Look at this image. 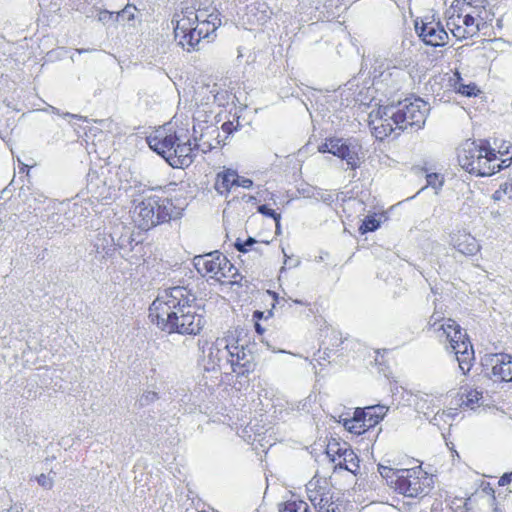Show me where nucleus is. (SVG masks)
<instances>
[{"instance_id": "nucleus-1", "label": "nucleus", "mask_w": 512, "mask_h": 512, "mask_svg": "<svg viewBox=\"0 0 512 512\" xmlns=\"http://www.w3.org/2000/svg\"><path fill=\"white\" fill-rule=\"evenodd\" d=\"M153 188L143 189L140 198L134 199L133 217L136 225L142 230H150L180 218L184 210V200L180 198L160 197L148 194Z\"/></svg>"}, {"instance_id": "nucleus-2", "label": "nucleus", "mask_w": 512, "mask_h": 512, "mask_svg": "<svg viewBox=\"0 0 512 512\" xmlns=\"http://www.w3.org/2000/svg\"><path fill=\"white\" fill-rule=\"evenodd\" d=\"M195 294L184 286H175L160 291L149 307V317L162 331H167L168 322H177L179 316L191 310Z\"/></svg>"}, {"instance_id": "nucleus-3", "label": "nucleus", "mask_w": 512, "mask_h": 512, "mask_svg": "<svg viewBox=\"0 0 512 512\" xmlns=\"http://www.w3.org/2000/svg\"><path fill=\"white\" fill-rule=\"evenodd\" d=\"M394 483V489L407 497H417L426 493L430 486V478L428 474L417 466L411 469L397 470Z\"/></svg>"}, {"instance_id": "nucleus-4", "label": "nucleus", "mask_w": 512, "mask_h": 512, "mask_svg": "<svg viewBox=\"0 0 512 512\" xmlns=\"http://www.w3.org/2000/svg\"><path fill=\"white\" fill-rule=\"evenodd\" d=\"M194 266L199 273L209 275L219 282L223 278L234 277L236 273L233 264L219 251L196 256Z\"/></svg>"}, {"instance_id": "nucleus-5", "label": "nucleus", "mask_w": 512, "mask_h": 512, "mask_svg": "<svg viewBox=\"0 0 512 512\" xmlns=\"http://www.w3.org/2000/svg\"><path fill=\"white\" fill-rule=\"evenodd\" d=\"M430 110L429 104L421 98H406L398 102L399 130L408 127L421 129Z\"/></svg>"}, {"instance_id": "nucleus-6", "label": "nucleus", "mask_w": 512, "mask_h": 512, "mask_svg": "<svg viewBox=\"0 0 512 512\" xmlns=\"http://www.w3.org/2000/svg\"><path fill=\"white\" fill-rule=\"evenodd\" d=\"M398 103L396 105L379 106L369 114L376 137H388L395 129H399Z\"/></svg>"}, {"instance_id": "nucleus-7", "label": "nucleus", "mask_w": 512, "mask_h": 512, "mask_svg": "<svg viewBox=\"0 0 512 512\" xmlns=\"http://www.w3.org/2000/svg\"><path fill=\"white\" fill-rule=\"evenodd\" d=\"M485 375L494 382H512V356L505 353L486 354L482 358Z\"/></svg>"}, {"instance_id": "nucleus-8", "label": "nucleus", "mask_w": 512, "mask_h": 512, "mask_svg": "<svg viewBox=\"0 0 512 512\" xmlns=\"http://www.w3.org/2000/svg\"><path fill=\"white\" fill-rule=\"evenodd\" d=\"M204 323L205 321L203 316L196 313L195 306L193 304L191 306V310H187L184 314H181L177 322H168L166 332L196 335L200 333Z\"/></svg>"}, {"instance_id": "nucleus-9", "label": "nucleus", "mask_w": 512, "mask_h": 512, "mask_svg": "<svg viewBox=\"0 0 512 512\" xmlns=\"http://www.w3.org/2000/svg\"><path fill=\"white\" fill-rule=\"evenodd\" d=\"M415 30L426 45L433 47L445 45L448 39V34L440 22L416 20Z\"/></svg>"}, {"instance_id": "nucleus-10", "label": "nucleus", "mask_w": 512, "mask_h": 512, "mask_svg": "<svg viewBox=\"0 0 512 512\" xmlns=\"http://www.w3.org/2000/svg\"><path fill=\"white\" fill-rule=\"evenodd\" d=\"M252 359L251 352L239 345L238 339L231 333L228 363L232 371L239 375L249 373L252 370Z\"/></svg>"}, {"instance_id": "nucleus-11", "label": "nucleus", "mask_w": 512, "mask_h": 512, "mask_svg": "<svg viewBox=\"0 0 512 512\" xmlns=\"http://www.w3.org/2000/svg\"><path fill=\"white\" fill-rule=\"evenodd\" d=\"M231 333L225 337L217 338L214 342H206L202 347V352L208 359L211 369L216 366L221 368L223 361L228 363Z\"/></svg>"}, {"instance_id": "nucleus-12", "label": "nucleus", "mask_w": 512, "mask_h": 512, "mask_svg": "<svg viewBox=\"0 0 512 512\" xmlns=\"http://www.w3.org/2000/svg\"><path fill=\"white\" fill-rule=\"evenodd\" d=\"M331 148L332 154L342 160H345L349 168L355 170L360 166L361 146L358 143L342 138H334V145H331Z\"/></svg>"}, {"instance_id": "nucleus-13", "label": "nucleus", "mask_w": 512, "mask_h": 512, "mask_svg": "<svg viewBox=\"0 0 512 512\" xmlns=\"http://www.w3.org/2000/svg\"><path fill=\"white\" fill-rule=\"evenodd\" d=\"M485 152V144H477L475 141H466L458 151V162L459 165L469 172L475 174V171H479L478 157L481 153Z\"/></svg>"}, {"instance_id": "nucleus-14", "label": "nucleus", "mask_w": 512, "mask_h": 512, "mask_svg": "<svg viewBox=\"0 0 512 512\" xmlns=\"http://www.w3.org/2000/svg\"><path fill=\"white\" fill-rule=\"evenodd\" d=\"M308 497L317 512L327 508V504L334 503L333 495L326 479H312L308 483Z\"/></svg>"}, {"instance_id": "nucleus-15", "label": "nucleus", "mask_w": 512, "mask_h": 512, "mask_svg": "<svg viewBox=\"0 0 512 512\" xmlns=\"http://www.w3.org/2000/svg\"><path fill=\"white\" fill-rule=\"evenodd\" d=\"M177 141H180V138L176 134H166L163 130H158L154 135L147 138L149 147L166 159L168 163Z\"/></svg>"}, {"instance_id": "nucleus-16", "label": "nucleus", "mask_w": 512, "mask_h": 512, "mask_svg": "<svg viewBox=\"0 0 512 512\" xmlns=\"http://www.w3.org/2000/svg\"><path fill=\"white\" fill-rule=\"evenodd\" d=\"M450 349L455 354L456 360L458 361L459 368L462 373H468L475 360L474 349L469 340V337L467 336L463 340L458 341V343L452 344Z\"/></svg>"}, {"instance_id": "nucleus-17", "label": "nucleus", "mask_w": 512, "mask_h": 512, "mask_svg": "<svg viewBox=\"0 0 512 512\" xmlns=\"http://www.w3.org/2000/svg\"><path fill=\"white\" fill-rule=\"evenodd\" d=\"M436 335L440 341L449 344L447 349H449L452 344L458 343V341L468 336L460 325L450 318L440 323V326L436 329Z\"/></svg>"}, {"instance_id": "nucleus-18", "label": "nucleus", "mask_w": 512, "mask_h": 512, "mask_svg": "<svg viewBox=\"0 0 512 512\" xmlns=\"http://www.w3.org/2000/svg\"><path fill=\"white\" fill-rule=\"evenodd\" d=\"M450 244L463 255H475L480 249L476 238L465 231L451 234Z\"/></svg>"}, {"instance_id": "nucleus-19", "label": "nucleus", "mask_w": 512, "mask_h": 512, "mask_svg": "<svg viewBox=\"0 0 512 512\" xmlns=\"http://www.w3.org/2000/svg\"><path fill=\"white\" fill-rule=\"evenodd\" d=\"M174 21L176 22L174 35L177 40L181 35L190 32L191 29L196 27V23L199 21V14L192 8H186L180 14L174 16L172 23Z\"/></svg>"}, {"instance_id": "nucleus-20", "label": "nucleus", "mask_w": 512, "mask_h": 512, "mask_svg": "<svg viewBox=\"0 0 512 512\" xmlns=\"http://www.w3.org/2000/svg\"><path fill=\"white\" fill-rule=\"evenodd\" d=\"M356 415L362 419V426L368 429L375 427L386 415L388 408L384 405H373L363 409L357 408Z\"/></svg>"}, {"instance_id": "nucleus-21", "label": "nucleus", "mask_w": 512, "mask_h": 512, "mask_svg": "<svg viewBox=\"0 0 512 512\" xmlns=\"http://www.w3.org/2000/svg\"><path fill=\"white\" fill-rule=\"evenodd\" d=\"M169 164L173 167H188L193 162V148L189 141L180 143L177 141Z\"/></svg>"}, {"instance_id": "nucleus-22", "label": "nucleus", "mask_w": 512, "mask_h": 512, "mask_svg": "<svg viewBox=\"0 0 512 512\" xmlns=\"http://www.w3.org/2000/svg\"><path fill=\"white\" fill-rule=\"evenodd\" d=\"M497 160L498 157L495 150L485 144V152L481 153V156L478 157L480 167H477L479 171H475V175L484 177L499 172V166L496 165Z\"/></svg>"}, {"instance_id": "nucleus-23", "label": "nucleus", "mask_w": 512, "mask_h": 512, "mask_svg": "<svg viewBox=\"0 0 512 512\" xmlns=\"http://www.w3.org/2000/svg\"><path fill=\"white\" fill-rule=\"evenodd\" d=\"M237 172L233 169H225L216 176L214 188L220 195H227L231 188L235 186Z\"/></svg>"}, {"instance_id": "nucleus-24", "label": "nucleus", "mask_w": 512, "mask_h": 512, "mask_svg": "<svg viewBox=\"0 0 512 512\" xmlns=\"http://www.w3.org/2000/svg\"><path fill=\"white\" fill-rule=\"evenodd\" d=\"M221 21L217 15L210 14L207 19H202L199 15V21L196 23V32L202 40L209 39L216 31Z\"/></svg>"}, {"instance_id": "nucleus-25", "label": "nucleus", "mask_w": 512, "mask_h": 512, "mask_svg": "<svg viewBox=\"0 0 512 512\" xmlns=\"http://www.w3.org/2000/svg\"><path fill=\"white\" fill-rule=\"evenodd\" d=\"M338 460L339 461L336 463L335 468L339 467L356 475L359 470V459L353 450L344 448L339 454Z\"/></svg>"}, {"instance_id": "nucleus-26", "label": "nucleus", "mask_w": 512, "mask_h": 512, "mask_svg": "<svg viewBox=\"0 0 512 512\" xmlns=\"http://www.w3.org/2000/svg\"><path fill=\"white\" fill-rule=\"evenodd\" d=\"M196 29L197 27H194L190 30V32L181 35V37L177 39L178 44L181 45V47L187 52L200 50L199 45L202 39L198 37Z\"/></svg>"}, {"instance_id": "nucleus-27", "label": "nucleus", "mask_w": 512, "mask_h": 512, "mask_svg": "<svg viewBox=\"0 0 512 512\" xmlns=\"http://www.w3.org/2000/svg\"><path fill=\"white\" fill-rule=\"evenodd\" d=\"M69 218L65 214L62 213H53L47 219V225L57 233H60L64 230L70 229ZM71 226H75V224H71Z\"/></svg>"}, {"instance_id": "nucleus-28", "label": "nucleus", "mask_w": 512, "mask_h": 512, "mask_svg": "<svg viewBox=\"0 0 512 512\" xmlns=\"http://www.w3.org/2000/svg\"><path fill=\"white\" fill-rule=\"evenodd\" d=\"M457 22L461 23L465 29L468 30L467 34H470L472 36H475L478 34V32L482 29L483 26H485V22H479L476 21L475 17H473L470 14H466L464 16L457 15Z\"/></svg>"}, {"instance_id": "nucleus-29", "label": "nucleus", "mask_w": 512, "mask_h": 512, "mask_svg": "<svg viewBox=\"0 0 512 512\" xmlns=\"http://www.w3.org/2000/svg\"><path fill=\"white\" fill-rule=\"evenodd\" d=\"M447 26L454 37H456L458 40L466 39L469 37H473L470 34H467L468 30L465 29V27L457 22V18L452 16L449 18L447 22Z\"/></svg>"}, {"instance_id": "nucleus-30", "label": "nucleus", "mask_w": 512, "mask_h": 512, "mask_svg": "<svg viewBox=\"0 0 512 512\" xmlns=\"http://www.w3.org/2000/svg\"><path fill=\"white\" fill-rule=\"evenodd\" d=\"M361 424L362 419L356 415L355 411L353 418L345 420L344 426L348 431L360 435L368 430L367 427L362 426Z\"/></svg>"}, {"instance_id": "nucleus-31", "label": "nucleus", "mask_w": 512, "mask_h": 512, "mask_svg": "<svg viewBox=\"0 0 512 512\" xmlns=\"http://www.w3.org/2000/svg\"><path fill=\"white\" fill-rule=\"evenodd\" d=\"M279 512H311L309 505L304 501H289L283 504Z\"/></svg>"}, {"instance_id": "nucleus-32", "label": "nucleus", "mask_w": 512, "mask_h": 512, "mask_svg": "<svg viewBox=\"0 0 512 512\" xmlns=\"http://www.w3.org/2000/svg\"><path fill=\"white\" fill-rule=\"evenodd\" d=\"M256 243L257 241L253 237H248L247 240L244 242H242L240 239H237L235 247L239 252L246 253L250 251H255L256 253H258L260 251L258 248L251 249V247Z\"/></svg>"}, {"instance_id": "nucleus-33", "label": "nucleus", "mask_w": 512, "mask_h": 512, "mask_svg": "<svg viewBox=\"0 0 512 512\" xmlns=\"http://www.w3.org/2000/svg\"><path fill=\"white\" fill-rule=\"evenodd\" d=\"M456 90L460 94L467 96V97L475 96V95H477V92H479L477 86L474 83H469V84L457 83Z\"/></svg>"}, {"instance_id": "nucleus-34", "label": "nucleus", "mask_w": 512, "mask_h": 512, "mask_svg": "<svg viewBox=\"0 0 512 512\" xmlns=\"http://www.w3.org/2000/svg\"><path fill=\"white\" fill-rule=\"evenodd\" d=\"M380 225V222L373 216L367 217L364 219L362 225L360 226V231L364 234L366 232L375 231Z\"/></svg>"}, {"instance_id": "nucleus-35", "label": "nucleus", "mask_w": 512, "mask_h": 512, "mask_svg": "<svg viewBox=\"0 0 512 512\" xmlns=\"http://www.w3.org/2000/svg\"><path fill=\"white\" fill-rule=\"evenodd\" d=\"M426 180H427V185L431 186L432 188H434L436 190H440L444 183L443 176H441L437 173L427 174Z\"/></svg>"}, {"instance_id": "nucleus-36", "label": "nucleus", "mask_w": 512, "mask_h": 512, "mask_svg": "<svg viewBox=\"0 0 512 512\" xmlns=\"http://www.w3.org/2000/svg\"><path fill=\"white\" fill-rule=\"evenodd\" d=\"M481 398H482V394L476 390H473V391L468 392V394L466 395V401H464L463 403L467 407H470L471 409H473L474 405L477 404Z\"/></svg>"}, {"instance_id": "nucleus-37", "label": "nucleus", "mask_w": 512, "mask_h": 512, "mask_svg": "<svg viewBox=\"0 0 512 512\" xmlns=\"http://www.w3.org/2000/svg\"><path fill=\"white\" fill-rule=\"evenodd\" d=\"M258 212L261 213L262 215L273 218L277 226H279L281 216L280 214L276 213L273 209L269 208L267 205H260L258 206Z\"/></svg>"}, {"instance_id": "nucleus-38", "label": "nucleus", "mask_w": 512, "mask_h": 512, "mask_svg": "<svg viewBox=\"0 0 512 512\" xmlns=\"http://www.w3.org/2000/svg\"><path fill=\"white\" fill-rule=\"evenodd\" d=\"M378 471L380 472V474L383 478L387 479V481L390 480V484L394 486V483H392V480H395V478H396L395 473L397 472V470L395 471L390 467L379 465Z\"/></svg>"}, {"instance_id": "nucleus-39", "label": "nucleus", "mask_w": 512, "mask_h": 512, "mask_svg": "<svg viewBox=\"0 0 512 512\" xmlns=\"http://www.w3.org/2000/svg\"><path fill=\"white\" fill-rule=\"evenodd\" d=\"M158 398L159 397L156 392L146 391L141 395V397L139 399V403L141 406L149 405V404L155 402Z\"/></svg>"}, {"instance_id": "nucleus-40", "label": "nucleus", "mask_w": 512, "mask_h": 512, "mask_svg": "<svg viewBox=\"0 0 512 512\" xmlns=\"http://www.w3.org/2000/svg\"><path fill=\"white\" fill-rule=\"evenodd\" d=\"M338 446V443L329 444L326 450L327 456L334 463L336 462V456L339 458V454L343 451V449Z\"/></svg>"}, {"instance_id": "nucleus-41", "label": "nucleus", "mask_w": 512, "mask_h": 512, "mask_svg": "<svg viewBox=\"0 0 512 512\" xmlns=\"http://www.w3.org/2000/svg\"><path fill=\"white\" fill-rule=\"evenodd\" d=\"M36 481L44 489H51L54 484L53 479L50 476L43 473L36 476Z\"/></svg>"}, {"instance_id": "nucleus-42", "label": "nucleus", "mask_w": 512, "mask_h": 512, "mask_svg": "<svg viewBox=\"0 0 512 512\" xmlns=\"http://www.w3.org/2000/svg\"><path fill=\"white\" fill-rule=\"evenodd\" d=\"M235 186H240L245 189H250L253 186V181L249 178L240 177L237 174V179L235 180Z\"/></svg>"}, {"instance_id": "nucleus-43", "label": "nucleus", "mask_w": 512, "mask_h": 512, "mask_svg": "<svg viewBox=\"0 0 512 512\" xmlns=\"http://www.w3.org/2000/svg\"><path fill=\"white\" fill-rule=\"evenodd\" d=\"M331 145H334V138L326 139L324 143L318 146V151L320 153H330L332 154Z\"/></svg>"}, {"instance_id": "nucleus-44", "label": "nucleus", "mask_w": 512, "mask_h": 512, "mask_svg": "<svg viewBox=\"0 0 512 512\" xmlns=\"http://www.w3.org/2000/svg\"><path fill=\"white\" fill-rule=\"evenodd\" d=\"M429 402L428 396L420 397L417 399L415 406L418 411H424L425 408H428L427 403Z\"/></svg>"}, {"instance_id": "nucleus-45", "label": "nucleus", "mask_w": 512, "mask_h": 512, "mask_svg": "<svg viewBox=\"0 0 512 512\" xmlns=\"http://www.w3.org/2000/svg\"><path fill=\"white\" fill-rule=\"evenodd\" d=\"M236 129L237 128L234 127L233 122H231V121H227V122L222 124V131L224 133H226L227 135L232 134L233 131L236 130Z\"/></svg>"}, {"instance_id": "nucleus-46", "label": "nucleus", "mask_w": 512, "mask_h": 512, "mask_svg": "<svg viewBox=\"0 0 512 512\" xmlns=\"http://www.w3.org/2000/svg\"><path fill=\"white\" fill-rule=\"evenodd\" d=\"M511 479H512V474H510V473H505V474H503V475L500 477L498 484H499L500 486H506V485H508V484L511 482Z\"/></svg>"}, {"instance_id": "nucleus-47", "label": "nucleus", "mask_w": 512, "mask_h": 512, "mask_svg": "<svg viewBox=\"0 0 512 512\" xmlns=\"http://www.w3.org/2000/svg\"><path fill=\"white\" fill-rule=\"evenodd\" d=\"M133 10H135V7L134 6H131V5H127L121 12V14L124 16V15H127L128 17V20H131L134 18V14H133Z\"/></svg>"}, {"instance_id": "nucleus-48", "label": "nucleus", "mask_w": 512, "mask_h": 512, "mask_svg": "<svg viewBox=\"0 0 512 512\" xmlns=\"http://www.w3.org/2000/svg\"><path fill=\"white\" fill-rule=\"evenodd\" d=\"M511 161H512V157H509V158H506V159H503L501 160V162H499V159L496 161V165L499 166V171L504 169V168H507L510 166L511 164Z\"/></svg>"}, {"instance_id": "nucleus-49", "label": "nucleus", "mask_w": 512, "mask_h": 512, "mask_svg": "<svg viewBox=\"0 0 512 512\" xmlns=\"http://www.w3.org/2000/svg\"><path fill=\"white\" fill-rule=\"evenodd\" d=\"M439 321H440L439 317H436L435 315H432L429 320V325H430L431 329L434 330L435 333H436V329L440 326V324H438Z\"/></svg>"}, {"instance_id": "nucleus-50", "label": "nucleus", "mask_w": 512, "mask_h": 512, "mask_svg": "<svg viewBox=\"0 0 512 512\" xmlns=\"http://www.w3.org/2000/svg\"><path fill=\"white\" fill-rule=\"evenodd\" d=\"M485 501H486L487 505L493 506L495 503V497L494 496L487 497Z\"/></svg>"}, {"instance_id": "nucleus-51", "label": "nucleus", "mask_w": 512, "mask_h": 512, "mask_svg": "<svg viewBox=\"0 0 512 512\" xmlns=\"http://www.w3.org/2000/svg\"><path fill=\"white\" fill-rule=\"evenodd\" d=\"M505 191L509 194L510 197H512V183L506 188Z\"/></svg>"}, {"instance_id": "nucleus-52", "label": "nucleus", "mask_w": 512, "mask_h": 512, "mask_svg": "<svg viewBox=\"0 0 512 512\" xmlns=\"http://www.w3.org/2000/svg\"><path fill=\"white\" fill-rule=\"evenodd\" d=\"M255 329L260 334L263 332V329L261 328L260 324H258V323L255 324Z\"/></svg>"}, {"instance_id": "nucleus-53", "label": "nucleus", "mask_w": 512, "mask_h": 512, "mask_svg": "<svg viewBox=\"0 0 512 512\" xmlns=\"http://www.w3.org/2000/svg\"><path fill=\"white\" fill-rule=\"evenodd\" d=\"M262 315H263V313H262V312H260V311H255V312H254V317H256V318H261V317H262Z\"/></svg>"}, {"instance_id": "nucleus-54", "label": "nucleus", "mask_w": 512, "mask_h": 512, "mask_svg": "<svg viewBox=\"0 0 512 512\" xmlns=\"http://www.w3.org/2000/svg\"><path fill=\"white\" fill-rule=\"evenodd\" d=\"M436 420H437V414L432 419H430V423L436 424Z\"/></svg>"}, {"instance_id": "nucleus-55", "label": "nucleus", "mask_w": 512, "mask_h": 512, "mask_svg": "<svg viewBox=\"0 0 512 512\" xmlns=\"http://www.w3.org/2000/svg\"><path fill=\"white\" fill-rule=\"evenodd\" d=\"M65 116L73 117V118H77L78 117V115L70 114V113H66Z\"/></svg>"}, {"instance_id": "nucleus-56", "label": "nucleus", "mask_w": 512, "mask_h": 512, "mask_svg": "<svg viewBox=\"0 0 512 512\" xmlns=\"http://www.w3.org/2000/svg\"><path fill=\"white\" fill-rule=\"evenodd\" d=\"M279 231H280V225L279 226L276 225V233H278Z\"/></svg>"}, {"instance_id": "nucleus-57", "label": "nucleus", "mask_w": 512, "mask_h": 512, "mask_svg": "<svg viewBox=\"0 0 512 512\" xmlns=\"http://www.w3.org/2000/svg\"><path fill=\"white\" fill-rule=\"evenodd\" d=\"M295 303H297V304H304V303H303L302 301H300V300H295Z\"/></svg>"}, {"instance_id": "nucleus-58", "label": "nucleus", "mask_w": 512, "mask_h": 512, "mask_svg": "<svg viewBox=\"0 0 512 512\" xmlns=\"http://www.w3.org/2000/svg\"><path fill=\"white\" fill-rule=\"evenodd\" d=\"M493 512H499L498 508H496V507H495V508L493 509Z\"/></svg>"}]
</instances>
